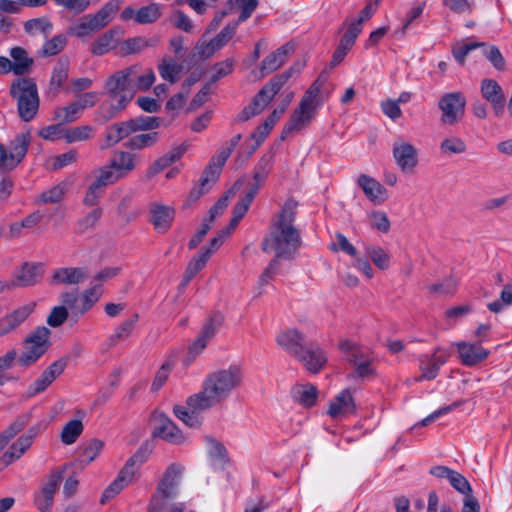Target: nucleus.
Listing matches in <instances>:
<instances>
[{"label": "nucleus", "instance_id": "obj_35", "mask_svg": "<svg viewBox=\"0 0 512 512\" xmlns=\"http://www.w3.org/2000/svg\"><path fill=\"white\" fill-rule=\"evenodd\" d=\"M67 192V183L61 182L52 188L43 191L41 194H39L36 199V204H57L60 203Z\"/></svg>", "mask_w": 512, "mask_h": 512}, {"label": "nucleus", "instance_id": "obj_16", "mask_svg": "<svg viewBox=\"0 0 512 512\" xmlns=\"http://www.w3.org/2000/svg\"><path fill=\"white\" fill-rule=\"evenodd\" d=\"M480 93L484 100L490 103L495 115L504 113L506 97L499 83L490 78H484L480 83Z\"/></svg>", "mask_w": 512, "mask_h": 512}, {"label": "nucleus", "instance_id": "obj_17", "mask_svg": "<svg viewBox=\"0 0 512 512\" xmlns=\"http://www.w3.org/2000/svg\"><path fill=\"white\" fill-rule=\"evenodd\" d=\"M294 50V44L287 42L267 55L260 65V77H265L282 67L287 62L289 56L294 53Z\"/></svg>", "mask_w": 512, "mask_h": 512}, {"label": "nucleus", "instance_id": "obj_12", "mask_svg": "<svg viewBox=\"0 0 512 512\" xmlns=\"http://www.w3.org/2000/svg\"><path fill=\"white\" fill-rule=\"evenodd\" d=\"M392 155L396 165L405 174L413 173L419 163L417 148L403 139L394 142Z\"/></svg>", "mask_w": 512, "mask_h": 512}, {"label": "nucleus", "instance_id": "obj_48", "mask_svg": "<svg viewBox=\"0 0 512 512\" xmlns=\"http://www.w3.org/2000/svg\"><path fill=\"white\" fill-rule=\"evenodd\" d=\"M93 133V128L90 125L73 127L65 130L63 137L67 143L88 140Z\"/></svg>", "mask_w": 512, "mask_h": 512}, {"label": "nucleus", "instance_id": "obj_19", "mask_svg": "<svg viewBox=\"0 0 512 512\" xmlns=\"http://www.w3.org/2000/svg\"><path fill=\"white\" fill-rule=\"evenodd\" d=\"M123 36L120 27H113L98 36L90 46V52L95 56H102L114 50Z\"/></svg>", "mask_w": 512, "mask_h": 512}, {"label": "nucleus", "instance_id": "obj_25", "mask_svg": "<svg viewBox=\"0 0 512 512\" xmlns=\"http://www.w3.org/2000/svg\"><path fill=\"white\" fill-rule=\"evenodd\" d=\"M134 133L130 119L111 124L106 128L105 145L102 148L113 147Z\"/></svg>", "mask_w": 512, "mask_h": 512}, {"label": "nucleus", "instance_id": "obj_52", "mask_svg": "<svg viewBox=\"0 0 512 512\" xmlns=\"http://www.w3.org/2000/svg\"><path fill=\"white\" fill-rule=\"evenodd\" d=\"M102 216V209L97 207L91 210L86 216L77 221V233H84L90 228H93Z\"/></svg>", "mask_w": 512, "mask_h": 512}, {"label": "nucleus", "instance_id": "obj_4", "mask_svg": "<svg viewBox=\"0 0 512 512\" xmlns=\"http://www.w3.org/2000/svg\"><path fill=\"white\" fill-rule=\"evenodd\" d=\"M133 70L129 67L118 70L109 76L104 83L105 93L115 101L108 108L102 104L100 109L103 110L102 122H107L115 118L134 98V90L131 77Z\"/></svg>", "mask_w": 512, "mask_h": 512}, {"label": "nucleus", "instance_id": "obj_56", "mask_svg": "<svg viewBox=\"0 0 512 512\" xmlns=\"http://www.w3.org/2000/svg\"><path fill=\"white\" fill-rule=\"evenodd\" d=\"M181 68V65L168 63L165 58L158 65L160 76L172 84L178 81Z\"/></svg>", "mask_w": 512, "mask_h": 512}, {"label": "nucleus", "instance_id": "obj_23", "mask_svg": "<svg viewBox=\"0 0 512 512\" xmlns=\"http://www.w3.org/2000/svg\"><path fill=\"white\" fill-rule=\"evenodd\" d=\"M192 396L188 397L186 400V407L181 405H175L173 407V412L175 416L183 421L187 426L191 428H198L202 424V418L199 416V413L207 410L208 408L198 407L197 402L190 403V399Z\"/></svg>", "mask_w": 512, "mask_h": 512}, {"label": "nucleus", "instance_id": "obj_58", "mask_svg": "<svg viewBox=\"0 0 512 512\" xmlns=\"http://www.w3.org/2000/svg\"><path fill=\"white\" fill-rule=\"evenodd\" d=\"M480 48H482V54L492 63L496 69L502 70L504 68L505 60L500 50L496 46H487L484 42H482Z\"/></svg>", "mask_w": 512, "mask_h": 512}, {"label": "nucleus", "instance_id": "obj_43", "mask_svg": "<svg viewBox=\"0 0 512 512\" xmlns=\"http://www.w3.org/2000/svg\"><path fill=\"white\" fill-rule=\"evenodd\" d=\"M366 254L371 259L376 267L381 270H386L389 267L390 257L380 246L368 245L366 246Z\"/></svg>", "mask_w": 512, "mask_h": 512}, {"label": "nucleus", "instance_id": "obj_53", "mask_svg": "<svg viewBox=\"0 0 512 512\" xmlns=\"http://www.w3.org/2000/svg\"><path fill=\"white\" fill-rule=\"evenodd\" d=\"M362 27H360V21H353L349 24L347 31L342 36L339 46L350 50L353 45L355 44V41L358 37V35L361 33Z\"/></svg>", "mask_w": 512, "mask_h": 512}, {"label": "nucleus", "instance_id": "obj_51", "mask_svg": "<svg viewBox=\"0 0 512 512\" xmlns=\"http://www.w3.org/2000/svg\"><path fill=\"white\" fill-rule=\"evenodd\" d=\"M81 109L76 102H72L71 104L58 108L55 111V118L60 120L61 123H71L78 119L79 113Z\"/></svg>", "mask_w": 512, "mask_h": 512}, {"label": "nucleus", "instance_id": "obj_39", "mask_svg": "<svg viewBox=\"0 0 512 512\" xmlns=\"http://www.w3.org/2000/svg\"><path fill=\"white\" fill-rule=\"evenodd\" d=\"M205 253L203 256L195 255L190 262L188 263L185 273L183 275V279L179 285V289H184L188 283L197 275L199 271H201L206 265Z\"/></svg>", "mask_w": 512, "mask_h": 512}, {"label": "nucleus", "instance_id": "obj_2", "mask_svg": "<svg viewBox=\"0 0 512 512\" xmlns=\"http://www.w3.org/2000/svg\"><path fill=\"white\" fill-rule=\"evenodd\" d=\"M276 342L311 373H319L327 362L326 354L319 343L311 340L298 329H286L279 332Z\"/></svg>", "mask_w": 512, "mask_h": 512}, {"label": "nucleus", "instance_id": "obj_31", "mask_svg": "<svg viewBox=\"0 0 512 512\" xmlns=\"http://www.w3.org/2000/svg\"><path fill=\"white\" fill-rule=\"evenodd\" d=\"M160 139V133L157 131L136 134L130 137L124 147L130 151H140L155 146Z\"/></svg>", "mask_w": 512, "mask_h": 512}, {"label": "nucleus", "instance_id": "obj_10", "mask_svg": "<svg viewBox=\"0 0 512 512\" xmlns=\"http://www.w3.org/2000/svg\"><path fill=\"white\" fill-rule=\"evenodd\" d=\"M50 335L51 331L45 326H39L33 330L24 340L26 352L19 356V363L27 367L44 355L51 345Z\"/></svg>", "mask_w": 512, "mask_h": 512}, {"label": "nucleus", "instance_id": "obj_41", "mask_svg": "<svg viewBox=\"0 0 512 512\" xmlns=\"http://www.w3.org/2000/svg\"><path fill=\"white\" fill-rule=\"evenodd\" d=\"M102 294L101 284H95L92 287L84 290L82 294V306L78 309L80 314L86 313L93 305L99 300Z\"/></svg>", "mask_w": 512, "mask_h": 512}, {"label": "nucleus", "instance_id": "obj_8", "mask_svg": "<svg viewBox=\"0 0 512 512\" xmlns=\"http://www.w3.org/2000/svg\"><path fill=\"white\" fill-rule=\"evenodd\" d=\"M182 474V467L178 464H171L165 471L163 479L157 487L148 505V512H166L168 500L175 496V489L179 484Z\"/></svg>", "mask_w": 512, "mask_h": 512}, {"label": "nucleus", "instance_id": "obj_28", "mask_svg": "<svg viewBox=\"0 0 512 512\" xmlns=\"http://www.w3.org/2000/svg\"><path fill=\"white\" fill-rule=\"evenodd\" d=\"M69 66L70 63L68 58L61 57L58 59L52 70L51 78L49 81V94H52L53 96L58 95L61 88L68 79Z\"/></svg>", "mask_w": 512, "mask_h": 512}, {"label": "nucleus", "instance_id": "obj_54", "mask_svg": "<svg viewBox=\"0 0 512 512\" xmlns=\"http://www.w3.org/2000/svg\"><path fill=\"white\" fill-rule=\"evenodd\" d=\"M312 118L313 113H306L305 111L297 108L294 110L286 124L291 127L294 132L300 131L311 121Z\"/></svg>", "mask_w": 512, "mask_h": 512}, {"label": "nucleus", "instance_id": "obj_1", "mask_svg": "<svg viewBox=\"0 0 512 512\" xmlns=\"http://www.w3.org/2000/svg\"><path fill=\"white\" fill-rule=\"evenodd\" d=\"M297 203L290 200L282 207L277 221L262 241L264 252H275V257L291 260L301 246L299 230L294 226Z\"/></svg>", "mask_w": 512, "mask_h": 512}, {"label": "nucleus", "instance_id": "obj_57", "mask_svg": "<svg viewBox=\"0 0 512 512\" xmlns=\"http://www.w3.org/2000/svg\"><path fill=\"white\" fill-rule=\"evenodd\" d=\"M122 179L121 174L117 173L114 169L110 168V165L107 168H102L100 170L99 175L93 181L95 185L105 190L107 185L113 184L118 180Z\"/></svg>", "mask_w": 512, "mask_h": 512}, {"label": "nucleus", "instance_id": "obj_18", "mask_svg": "<svg viewBox=\"0 0 512 512\" xmlns=\"http://www.w3.org/2000/svg\"><path fill=\"white\" fill-rule=\"evenodd\" d=\"M461 363L467 367H473L486 360L490 352L482 347L479 342H458L455 344Z\"/></svg>", "mask_w": 512, "mask_h": 512}, {"label": "nucleus", "instance_id": "obj_34", "mask_svg": "<svg viewBox=\"0 0 512 512\" xmlns=\"http://www.w3.org/2000/svg\"><path fill=\"white\" fill-rule=\"evenodd\" d=\"M293 398L303 407L309 408L316 404L318 390L312 384L297 385L292 390Z\"/></svg>", "mask_w": 512, "mask_h": 512}, {"label": "nucleus", "instance_id": "obj_20", "mask_svg": "<svg viewBox=\"0 0 512 512\" xmlns=\"http://www.w3.org/2000/svg\"><path fill=\"white\" fill-rule=\"evenodd\" d=\"M189 148L187 142L173 147L170 151L157 158L147 169V177L152 178L159 174L164 169L171 166L176 161L180 160Z\"/></svg>", "mask_w": 512, "mask_h": 512}, {"label": "nucleus", "instance_id": "obj_33", "mask_svg": "<svg viewBox=\"0 0 512 512\" xmlns=\"http://www.w3.org/2000/svg\"><path fill=\"white\" fill-rule=\"evenodd\" d=\"M39 269L38 264L24 263L13 279L16 287H28L36 284L40 279Z\"/></svg>", "mask_w": 512, "mask_h": 512}, {"label": "nucleus", "instance_id": "obj_47", "mask_svg": "<svg viewBox=\"0 0 512 512\" xmlns=\"http://www.w3.org/2000/svg\"><path fill=\"white\" fill-rule=\"evenodd\" d=\"M224 315L220 311L212 312L202 328V333L212 339L224 322Z\"/></svg>", "mask_w": 512, "mask_h": 512}, {"label": "nucleus", "instance_id": "obj_60", "mask_svg": "<svg viewBox=\"0 0 512 512\" xmlns=\"http://www.w3.org/2000/svg\"><path fill=\"white\" fill-rule=\"evenodd\" d=\"M235 61L233 59H226L221 62H217L214 64L213 69L215 73L210 78V83H216L221 78H224L231 74L234 70Z\"/></svg>", "mask_w": 512, "mask_h": 512}, {"label": "nucleus", "instance_id": "obj_15", "mask_svg": "<svg viewBox=\"0 0 512 512\" xmlns=\"http://www.w3.org/2000/svg\"><path fill=\"white\" fill-rule=\"evenodd\" d=\"M39 430V426H32L25 434L21 435L0 457L1 464L4 467H7L15 460L19 459L31 447L35 437L39 433Z\"/></svg>", "mask_w": 512, "mask_h": 512}, {"label": "nucleus", "instance_id": "obj_50", "mask_svg": "<svg viewBox=\"0 0 512 512\" xmlns=\"http://www.w3.org/2000/svg\"><path fill=\"white\" fill-rule=\"evenodd\" d=\"M238 22L227 24L210 42L214 50L221 49L235 35Z\"/></svg>", "mask_w": 512, "mask_h": 512}, {"label": "nucleus", "instance_id": "obj_27", "mask_svg": "<svg viewBox=\"0 0 512 512\" xmlns=\"http://www.w3.org/2000/svg\"><path fill=\"white\" fill-rule=\"evenodd\" d=\"M139 162V156L130 151H114V156L110 160V168L121 174V178L132 172Z\"/></svg>", "mask_w": 512, "mask_h": 512}, {"label": "nucleus", "instance_id": "obj_38", "mask_svg": "<svg viewBox=\"0 0 512 512\" xmlns=\"http://www.w3.org/2000/svg\"><path fill=\"white\" fill-rule=\"evenodd\" d=\"M161 8L157 3H151L141 7L135 14V21L138 24H150L156 22L161 17Z\"/></svg>", "mask_w": 512, "mask_h": 512}, {"label": "nucleus", "instance_id": "obj_24", "mask_svg": "<svg viewBox=\"0 0 512 512\" xmlns=\"http://www.w3.org/2000/svg\"><path fill=\"white\" fill-rule=\"evenodd\" d=\"M366 197L374 204H381L387 199V190L374 178L361 174L357 180Z\"/></svg>", "mask_w": 512, "mask_h": 512}, {"label": "nucleus", "instance_id": "obj_9", "mask_svg": "<svg viewBox=\"0 0 512 512\" xmlns=\"http://www.w3.org/2000/svg\"><path fill=\"white\" fill-rule=\"evenodd\" d=\"M466 104L467 100L463 92L444 93L437 104L441 111V123L447 126H455L461 122L465 116Z\"/></svg>", "mask_w": 512, "mask_h": 512}, {"label": "nucleus", "instance_id": "obj_40", "mask_svg": "<svg viewBox=\"0 0 512 512\" xmlns=\"http://www.w3.org/2000/svg\"><path fill=\"white\" fill-rule=\"evenodd\" d=\"M130 120L135 133L140 131L152 132L153 130L159 128L162 123L161 118L156 116L141 115L131 118Z\"/></svg>", "mask_w": 512, "mask_h": 512}, {"label": "nucleus", "instance_id": "obj_46", "mask_svg": "<svg viewBox=\"0 0 512 512\" xmlns=\"http://www.w3.org/2000/svg\"><path fill=\"white\" fill-rule=\"evenodd\" d=\"M207 443L210 457L217 460L221 466H225L229 462L228 451L225 446L212 437L207 438Z\"/></svg>", "mask_w": 512, "mask_h": 512}, {"label": "nucleus", "instance_id": "obj_3", "mask_svg": "<svg viewBox=\"0 0 512 512\" xmlns=\"http://www.w3.org/2000/svg\"><path fill=\"white\" fill-rule=\"evenodd\" d=\"M242 381L243 372L238 365L217 370L207 376L202 390L192 395L190 403L197 402L198 407L211 408L226 400L233 390L241 386Z\"/></svg>", "mask_w": 512, "mask_h": 512}, {"label": "nucleus", "instance_id": "obj_22", "mask_svg": "<svg viewBox=\"0 0 512 512\" xmlns=\"http://www.w3.org/2000/svg\"><path fill=\"white\" fill-rule=\"evenodd\" d=\"M150 213V222L158 233L164 234L171 228L175 216L174 208L162 204H153Z\"/></svg>", "mask_w": 512, "mask_h": 512}, {"label": "nucleus", "instance_id": "obj_61", "mask_svg": "<svg viewBox=\"0 0 512 512\" xmlns=\"http://www.w3.org/2000/svg\"><path fill=\"white\" fill-rule=\"evenodd\" d=\"M146 47H149V41L141 36L128 38L122 44V50L127 55L136 54Z\"/></svg>", "mask_w": 512, "mask_h": 512}, {"label": "nucleus", "instance_id": "obj_26", "mask_svg": "<svg viewBox=\"0 0 512 512\" xmlns=\"http://www.w3.org/2000/svg\"><path fill=\"white\" fill-rule=\"evenodd\" d=\"M87 272L82 267H62L53 272L51 284L76 285L87 278Z\"/></svg>", "mask_w": 512, "mask_h": 512}, {"label": "nucleus", "instance_id": "obj_44", "mask_svg": "<svg viewBox=\"0 0 512 512\" xmlns=\"http://www.w3.org/2000/svg\"><path fill=\"white\" fill-rule=\"evenodd\" d=\"M67 44V38L65 35L60 34L54 36L52 39L46 41L41 49V55L43 57H50L59 54L63 51Z\"/></svg>", "mask_w": 512, "mask_h": 512}, {"label": "nucleus", "instance_id": "obj_49", "mask_svg": "<svg viewBox=\"0 0 512 512\" xmlns=\"http://www.w3.org/2000/svg\"><path fill=\"white\" fill-rule=\"evenodd\" d=\"M24 30L28 34L42 32L47 36L52 30V23L46 18H33L24 23Z\"/></svg>", "mask_w": 512, "mask_h": 512}, {"label": "nucleus", "instance_id": "obj_29", "mask_svg": "<svg viewBox=\"0 0 512 512\" xmlns=\"http://www.w3.org/2000/svg\"><path fill=\"white\" fill-rule=\"evenodd\" d=\"M356 406L352 394L348 389L343 390L338 394L334 401L329 405L328 414L332 418H338L344 414L354 413Z\"/></svg>", "mask_w": 512, "mask_h": 512}, {"label": "nucleus", "instance_id": "obj_36", "mask_svg": "<svg viewBox=\"0 0 512 512\" xmlns=\"http://www.w3.org/2000/svg\"><path fill=\"white\" fill-rule=\"evenodd\" d=\"M104 443L99 439H91L78 449V457L81 463H91L103 449Z\"/></svg>", "mask_w": 512, "mask_h": 512}, {"label": "nucleus", "instance_id": "obj_63", "mask_svg": "<svg viewBox=\"0 0 512 512\" xmlns=\"http://www.w3.org/2000/svg\"><path fill=\"white\" fill-rule=\"evenodd\" d=\"M69 313L65 306H55L47 317V324L53 328L60 327L67 319Z\"/></svg>", "mask_w": 512, "mask_h": 512}, {"label": "nucleus", "instance_id": "obj_42", "mask_svg": "<svg viewBox=\"0 0 512 512\" xmlns=\"http://www.w3.org/2000/svg\"><path fill=\"white\" fill-rule=\"evenodd\" d=\"M83 424L80 420H71L63 428L61 433V441L66 445L76 442L83 431Z\"/></svg>", "mask_w": 512, "mask_h": 512}, {"label": "nucleus", "instance_id": "obj_30", "mask_svg": "<svg viewBox=\"0 0 512 512\" xmlns=\"http://www.w3.org/2000/svg\"><path fill=\"white\" fill-rule=\"evenodd\" d=\"M129 68L133 70L132 74H134V76L131 77L134 95L137 91L149 90L156 79L154 71L148 68L144 73H141L142 66L140 64L131 65Z\"/></svg>", "mask_w": 512, "mask_h": 512}, {"label": "nucleus", "instance_id": "obj_13", "mask_svg": "<svg viewBox=\"0 0 512 512\" xmlns=\"http://www.w3.org/2000/svg\"><path fill=\"white\" fill-rule=\"evenodd\" d=\"M154 428L152 435L159 437L171 444L179 445L185 440L182 431L164 413L153 414Z\"/></svg>", "mask_w": 512, "mask_h": 512}, {"label": "nucleus", "instance_id": "obj_14", "mask_svg": "<svg viewBox=\"0 0 512 512\" xmlns=\"http://www.w3.org/2000/svg\"><path fill=\"white\" fill-rule=\"evenodd\" d=\"M450 354L438 347L432 355H422L419 359L421 374L417 380H433L437 377L440 367L444 365Z\"/></svg>", "mask_w": 512, "mask_h": 512}, {"label": "nucleus", "instance_id": "obj_62", "mask_svg": "<svg viewBox=\"0 0 512 512\" xmlns=\"http://www.w3.org/2000/svg\"><path fill=\"white\" fill-rule=\"evenodd\" d=\"M451 474L448 481L457 492L463 495L472 493L469 481L461 473L453 470Z\"/></svg>", "mask_w": 512, "mask_h": 512}, {"label": "nucleus", "instance_id": "obj_37", "mask_svg": "<svg viewBox=\"0 0 512 512\" xmlns=\"http://www.w3.org/2000/svg\"><path fill=\"white\" fill-rule=\"evenodd\" d=\"M137 320L138 314H134L130 319L122 322L115 330V333L109 336L108 345L110 347L115 346L118 342L128 338L132 333Z\"/></svg>", "mask_w": 512, "mask_h": 512}, {"label": "nucleus", "instance_id": "obj_5", "mask_svg": "<svg viewBox=\"0 0 512 512\" xmlns=\"http://www.w3.org/2000/svg\"><path fill=\"white\" fill-rule=\"evenodd\" d=\"M9 95L16 102L17 112L24 122L33 120L40 106L36 81L31 77H18L10 85Z\"/></svg>", "mask_w": 512, "mask_h": 512}, {"label": "nucleus", "instance_id": "obj_45", "mask_svg": "<svg viewBox=\"0 0 512 512\" xmlns=\"http://www.w3.org/2000/svg\"><path fill=\"white\" fill-rule=\"evenodd\" d=\"M466 150V143L456 136L445 138L440 143V151L445 155L463 154Z\"/></svg>", "mask_w": 512, "mask_h": 512}, {"label": "nucleus", "instance_id": "obj_64", "mask_svg": "<svg viewBox=\"0 0 512 512\" xmlns=\"http://www.w3.org/2000/svg\"><path fill=\"white\" fill-rule=\"evenodd\" d=\"M29 421L30 415L28 413L21 414L2 433L5 435V437L11 440L26 427Z\"/></svg>", "mask_w": 512, "mask_h": 512}, {"label": "nucleus", "instance_id": "obj_7", "mask_svg": "<svg viewBox=\"0 0 512 512\" xmlns=\"http://www.w3.org/2000/svg\"><path fill=\"white\" fill-rule=\"evenodd\" d=\"M148 459V449L146 446H140L137 451L126 461L123 468L119 471L116 479L104 490L100 502L107 503L109 500L119 494L126 486L134 480L139 468Z\"/></svg>", "mask_w": 512, "mask_h": 512}, {"label": "nucleus", "instance_id": "obj_6", "mask_svg": "<svg viewBox=\"0 0 512 512\" xmlns=\"http://www.w3.org/2000/svg\"><path fill=\"white\" fill-rule=\"evenodd\" d=\"M122 0H111L105 3L95 14H88L70 27L69 33L78 38L90 36L92 33L105 28L118 12Z\"/></svg>", "mask_w": 512, "mask_h": 512}, {"label": "nucleus", "instance_id": "obj_21", "mask_svg": "<svg viewBox=\"0 0 512 512\" xmlns=\"http://www.w3.org/2000/svg\"><path fill=\"white\" fill-rule=\"evenodd\" d=\"M31 142L29 131L18 134L9 144V170H13L25 158Z\"/></svg>", "mask_w": 512, "mask_h": 512}, {"label": "nucleus", "instance_id": "obj_59", "mask_svg": "<svg viewBox=\"0 0 512 512\" xmlns=\"http://www.w3.org/2000/svg\"><path fill=\"white\" fill-rule=\"evenodd\" d=\"M227 233V231H218L217 235L210 239L208 246H203L197 255L203 256L206 253L205 261L207 262L211 255L217 251L228 238Z\"/></svg>", "mask_w": 512, "mask_h": 512}, {"label": "nucleus", "instance_id": "obj_11", "mask_svg": "<svg viewBox=\"0 0 512 512\" xmlns=\"http://www.w3.org/2000/svg\"><path fill=\"white\" fill-rule=\"evenodd\" d=\"M65 468H57L51 471L47 477V481L43 483L41 489L34 495V504L41 512H49L54 496L59 488L63 478Z\"/></svg>", "mask_w": 512, "mask_h": 512}, {"label": "nucleus", "instance_id": "obj_32", "mask_svg": "<svg viewBox=\"0 0 512 512\" xmlns=\"http://www.w3.org/2000/svg\"><path fill=\"white\" fill-rule=\"evenodd\" d=\"M10 56L12 57L13 65H14V74L17 76H22L28 72H30L34 60L33 58L28 56L27 51L20 47L15 46L10 49Z\"/></svg>", "mask_w": 512, "mask_h": 512}, {"label": "nucleus", "instance_id": "obj_55", "mask_svg": "<svg viewBox=\"0 0 512 512\" xmlns=\"http://www.w3.org/2000/svg\"><path fill=\"white\" fill-rule=\"evenodd\" d=\"M272 170V156L264 155L254 168L253 180L265 182Z\"/></svg>", "mask_w": 512, "mask_h": 512}]
</instances>
